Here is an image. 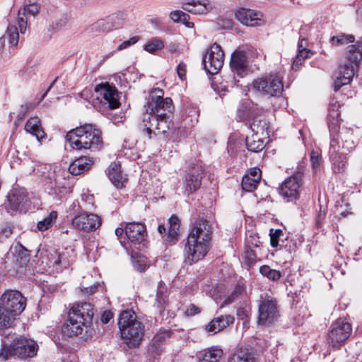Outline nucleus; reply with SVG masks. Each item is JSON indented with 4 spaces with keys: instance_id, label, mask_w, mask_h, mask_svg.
I'll return each mask as SVG.
<instances>
[{
    "instance_id": "obj_1",
    "label": "nucleus",
    "mask_w": 362,
    "mask_h": 362,
    "mask_svg": "<svg viewBox=\"0 0 362 362\" xmlns=\"http://www.w3.org/2000/svg\"><path fill=\"white\" fill-rule=\"evenodd\" d=\"M211 229L208 221L198 220L189 234L185 245V262L192 264L204 257L209 250Z\"/></svg>"
},
{
    "instance_id": "obj_2",
    "label": "nucleus",
    "mask_w": 362,
    "mask_h": 362,
    "mask_svg": "<svg viewBox=\"0 0 362 362\" xmlns=\"http://www.w3.org/2000/svg\"><path fill=\"white\" fill-rule=\"evenodd\" d=\"M66 139L72 148L98 150L103 144L101 132L91 124L81 125L68 132Z\"/></svg>"
},
{
    "instance_id": "obj_3",
    "label": "nucleus",
    "mask_w": 362,
    "mask_h": 362,
    "mask_svg": "<svg viewBox=\"0 0 362 362\" xmlns=\"http://www.w3.org/2000/svg\"><path fill=\"white\" fill-rule=\"evenodd\" d=\"M93 314V305L89 303L74 305L69 311L68 320L64 326V332L70 337L86 333L92 324Z\"/></svg>"
},
{
    "instance_id": "obj_4",
    "label": "nucleus",
    "mask_w": 362,
    "mask_h": 362,
    "mask_svg": "<svg viewBox=\"0 0 362 362\" xmlns=\"http://www.w3.org/2000/svg\"><path fill=\"white\" fill-rule=\"evenodd\" d=\"M118 326L122 339L128 347L136 348L139 346L144 335L145 326L137 320L132 310H125L120 313Z\"/></svg>"
},
{
    "instance_id": "obj_5",
    "label": "nucleus",
    "mask_w": 362,
    "mask_h": 362,
    "mask_svg": "<svg viewBox=\"0 0 362 362\" xmlns=\"http://www.w3.org/2000/svg\"><path fill=\"white\" fill-rule=\"evenodd\" d=\"M26 305L25 298L18 291H6L0 298V330L9 328Z\"/></svg>"
},
{
    "instance_id": "obj_6",
    "label": "nucleus",
    "mask_w": 362,
    "mask_h": 362,
    "mask_svg": "<svg viewBox=\"0 0 362 362\" xmlns=\"http://www.w3.org/2000/svg\"><path fill=\"white\" fill-rule=\"evenodd\" d=\"M345 57L349 64L345 63L340 66L338 76L334 83V91L339 90L343 86L351 82L362 59V40H358L354 45L348 46Z\"/></svg>"
},
{
    "instance_id": "obj_7",
    "label": "nucleus",
    "mask_w": 362,
    "mask_h": 362,
    "mask_svg": "<svg viewBox=\"0 0 362 362\" xmlns=\"http://www.w3.org/2000/svg\"><path fill=\"white\" fill-rule=\"evenodd\" d=\"M38 350L37 343L25 337H20L8 344L5 340L1 341L0 359L6 361L16 356L21 359L32 358L36 356Z\"/></svg>"
},
{
    "instance_id": "obj_8",
    "label": "nucleus",
    "mask_w": 362,
    "mask_h": 362,
    "mask_svg": "<svg viewBox=\"0 0 362 362\" xmlns=\"http://www.w3.org/2000/svg\"><path fill=\"white\" fill-rule=\"evenodd\" d=\"M143 124L145 130L151 138V134L155 135H163L169 139L175 141L177 136L175 135L176 131H180V128L173 129V122L171 119V115L161 117L151 116V114L143 115Z\"/></svg>"
},
{
    "instance_id": "obj_9",
    "label": "nucleus",
    "mask_w": 362,
    "mask_h": 362,
    "mask_svg": "<svg viewBox=\"0 0 362 362\" xmlns=\"http://www.w3.org/2000/svg\"><path fill=\"white\" fill-rule=\"evenodd\" d=\"M163 90L160 88L153 89L148 95L144 114H151V116L161 117L172 115L174 107L170 98H163Z\"/></svg>"
},
{
    "instance_id": "obj_10",
    "label": "nucleus",
    "mask_w": 362,
    "mask_h": 362,
    "mask_svg": "<svg viewBox=\"0 0 362 362\" xmlns=\"http://www.w3.org/2000/svg\"><path fill=\"white\" fill-rule=\"evenodd\" d=\"M281 79L279 74H270L255 79L252 83V87L264 95L277 96L283 91L284 86Z\"/></svg>"
},
{
    "instance_id": "obj_11",
    "label": "nucleus",
    "mask_w": 362,
    "mask_h": 362,
    "mask_svg": "<svg viewBox=\"0 0 362 362\" xmlns=\"http://www.w3.org/2000/svg\"><path fill=\"white\" fill-rule=\"evenodd\" d=\"M258 324L269 325L276 321L279 316V309L275 298L261 296L258 305Z\"/></svg>"
},
{
    "instance_id": "obj_12",
    "label": "nucleus",
    "mask_w": 362,
    "mask_h": 362,
    "mask_svg": "<svg viewBox=\"0 0 362 362\" xmlns=\"http://www.w3.org/2000/svg\"><path fill=\"white\" fill-rule=\"evenodd\" d=\"M351 325L344 320L339 319L333 322L327 334V341L334 348H339L350 337Z\"/></svg>"
},
{
    "instance_id": "obj_13",
    "label": "nucleus",
    "mask_w": 362,
    "mask_h": 362,
    "mask_svg": "<svg viewBox=\"0 0 362 362\" xmlns=\"http://www.w3.org/2000/svg\"><path fill=\"white\" fill-rule=\"evenodd\" d=\"M223 61V51L219 45L214 43L204 55L202 64L207 73L215 74L222 68Z\"/></svg>"
},
{
    "instance_id": "obj_14",
    "label": "nucleus",
    "mask_w": 362,
    "mask_h": 362,
    "mask_svg": "<svg viewBox=\"0 0 362 362\" xmlns=\"http://www.w3.org/2000/svg\"><path fill=\"white\" fill-rule=\"evenodd\" d=\"M303 173H294L279 187V194L286 199V202L296 201L299 197L300 188L302 185Z\"/></svg>"
},
{
    "instance_id": "obj_15",
    "label": "nucleus",
    "mask_w": 362,
    "mask_h": 362,
    "mask_svg": "<svg viewBox=\"0 0 362 362\" xmlns=\"http://www.w3.org/2000/svg\"><path fill=\"white\" fill-rule=\"evenodd\" d=\"M72 225L85 232L94 231L100 226L101 218L97 214L83 212L75 216Z\"/></svg>"
},
{
    "instance_id": "obj_16",
    "label": "nucleus",
    "mask_w": 362,
    "mask_h": 362,
    "mask_svg": "<svg viewBox=\"0 0 362 362\" xmlns=\"http://www.w3.org/2000/svg\"><path fill=\"white\" fill-rule=\"evenodd\" d=\"M203 174L204 170L200 165L194 166L188 171L183 181L185 194L188 196L200 187Z\"/></svg>"
},
{
    "instance_id": "obj_17",
    "label": "nucleus",
    "mask_w": 362,
    "mask_h": 362,
    "mask_svg": "<svg viewBox=\"0 0 362 362\" xmlns=\"http://www.w3.org/2000/svg\"><path fill=\"white\" fill-rule=\"evenodd\" d=\"M125 234L129 241L134 244L142 245L146 246V226L140 223H129L127 224L124 228Z\"/></svg>"
},
{
    "instance_id": "obj_18",
    "label": "nucleus",
    "mask_w": 362,
    "mask_h": 362,
    "mask_svg": "<svg viewBox=\"0 0 362 362\" xmlns=\"http://www.w3.org/2000/svg\"><path fill=\"white\" fill-rule=\"evenodd\" d=\"M230 66L232 71L240 77L246 76L248 71V62L245 52L235 51L231 55Z\"/></svg>"
},
{
    "instance_id": "obj_19",
    "label": "nucleus",
    "mask_w": 362,
    "mask_h": 362,
    "mask_svg": "<svg viewBox=\"0 0 362 362\" xmlns=\"http://www.w3.org/2000/svg\"><path fill=\"white\" fill-rule=\"evenodd\" d=\"M66 174L65 170L62 169L49 171L47 176L44 180L46 188L57 192V189L66 187L67 184Z\"/></svg>"
},
{
    "instance_id": "obj_20",
    "label": "nucleus",
    "mask_w": 362,
    "mask_h": 362,
    "mask_svg": "<svg viewBox=\"0 0 362 362\" xmlns=\"http://www.w3.org/2000/svg\"><path fill=\"white\" fill-rule=\"evenodd\" d=\"M236 18L247 26L259 25L262 14L252 9L241 8L235 12Z\"/></svg>"
},
{
    "instance_id": "obj_21",
    "label": "nucleus",
    "mask_w": 362,
    "mask_h": 362,
    "mask_svg": "<svg viewBox=\"0 0 362 362\" xmlns=\"http://www.w3.org/2000/svg\"><path fill=\"white\" fill-rule=\"evenodd\" d=\"M96 90L100 92V95L108 103L111 109H115L119 107L118 91L115 86H110L108 83L100 84L96 87Z\"/></svg>"
},
{
    "instance_id": "obj_22",
    "label": "nucleus",
    "mask_w": 362,
    "mask_h": 362,
    "mask_svg": "<svg viewBox=\"0 0 362 362\" xmlns=\"http://www.w3.org/2000/svg\"><path fill=\"white\" fill-rule=\"evenodd\" d=\"M209 0H189L183 3L182 8L194 14H205L212 9Z\"/></svg>"
},
{
    "instance_id": "obj_23",
    "label": "nucleus",
    "mask_w": 362,
    "mask_h": 362,
    "mask_svg": "<svg viewBox=\"0 0 362 362\" xmlns=\"http://www.w3.org/2000/svg\"><path fill=\"white\" fill-rule=\"evenodd\" d=\"M261 180V170L258 168H251L242 179L241 186L244 191L253 192Z\"/></svg>"
},
{
    "instance_id": "obj_24",
    "label": "nucleus",
    "mask_w": 362,
    "mask_h": 362,
    "mask_svg": "<svg viewBox=\"0 0 362 362\" xmlns=\"http://www.w3.org/2000/svg\"><path fill=\"white\" fill-rule=\"evenodd\" d=\"M107 173L110 180L115 187L117 188L124 187V184L127 181V178L123 175L121 171V167L119 162L112 163L107 168Z\"/></svg>"
},
{
    "instance_id": "obj_25",
    "label": "nucleus",
    "mask_w": 362,
    "mask_h": 362,
    "mask_svg": "<svg viewBox=\"0 0 362 362\" xmlns=\"http://www.w3.org/2000/svg\"><path fill=\"white\" fill-rule=\"evenodd\" d=\"M234 317L230 315H221L213 319L206 326V330L212 334H216L233 324Z\"/></svg>"
},
{
    "instance_id": "obj_26",
    "label": "nucleus",
    "mask_w": 362,
    "mask_h": 362,
    "mask_svg": "<svg viewBox=\"0 0 362 362\" xmlns=\"http://www.w3.org/2000/svg\"><path fill=\"white\" fill-rule=\"evenodd\" d=\"M94 161L92 158L87 156L80 157L74 160L69 167V171L72 175H79L88 170Z\"/></svg>"
},
{
    "instance_id": "obj_27",
    "label": "nucleus",
    "mask_w": 362,
    "mask_h": 362,
    "mask_svg": "<svg viewBox=\"0 0 362 362\" xmlns=\"http://www.w3.org/2000/svg\"><path fill=\"white\" fill-rule=\"evenodd\" d=\"M168 303V288L165 284L160 281L158 284L156 302L154 306L158 309V312L161 313L166 308Z\"/></svg>"
},
{
    "instance_id": "obj_28",
    "label": "nucleus",
    "mask_w": 362,
    "mask_h": 362,
    "mask_svg": "<svg viewBox=\"0 0 362 362\" xmlns=\"http://www.w3.org/2000/svg\"><path fill=\"white\" fill-rule=\"evenodd\" d=\"M169 337L168 332L157 333L151 339L148 351L151 354L159 355L163 350L165 341Z\"/></svg>"
},
{
    "instance_id": "obj_29",
    "label": "nucleus",
    "mask_w": 362,
    "mask_h": 362,
    "mask_svg": "<svg viewBox=\"0 0 362 362\" xmlns=\"http://www.w3.org/2000/svg\"><path fill=\"white\" fill-rule=\"evenodd\" d=\"M335 139H332L331 141V149H333L332 152V169L335 173H340L344 172L346 167V158L344 156L339 154L336 152L334 147Z\"/></svg>"
},
{
    "instance_id": "obj_30",
    "label": "nucleus",
    "mask_w": 362,
    "mask_h": 362,
    "mask_svg": "<svg viewBox=\"0 0 362 362\" xmlns=\"http://www.w3.org/2000/svg\"><path fill=\"white\" fill-rule=\"evenodd\" d=\"M25 130L35 136L39 141L45 138V134L41 127L40 121L37 117H31L27 121Z\"/></svg>"
},
{
    "instance_id": "obj_31",
    "label": "nucleus",
    "mask_w": 362,
    "mask_h": 362,
    "mask_svg": "<svg viewBox=\"0 0 362 362\" xmlns=\"http://www.w3.org/2000/svg\"><path fill=\"white\" fill-rule=\"evenodd\" d=\"M251 132L261 136H269V123L264 118L255 117L250 124Z\"/></svg>"
},
{
    "instance_id": "obj_32",
    "label": "nucleus",
    "mask_w": 362,
    "mask_h": 362,
    "mask_svg": "<svg viewBox=\"0 0 362 362\" xmlns=\"http://www.w3.org/2000/svg\"><path fill=\"white\" fill-rule=\"evenodd\" d=\"M264 138L265 136H261L255 134H252L251 136H247L245 142L247 150L255 153L261 151L265 146Z\"/></svg>"
},
{
    "instance_id": "obj_33",
    "label": "nucleus",
    "mask_w": 362,
    "mask_h": 362,
    "mask_svg": "<svg viewBox=\"0 0 362 362\" xmlns=\"http://www.w3.org/2000/svg\"><path fill=\"white\" fill-rule=\"evenodd\" d=\"M9 204H25L29 202L28 193L24 188H14L8 196Z\"/></svg>"
},
{
    "instance_id": "obj_34",
    "label": "nucleus",
    "mask_w": 362,
    "mask_h": 362,
    "mask_svg": "<svg viewBox=\"0 0 362 362\" xmlns=\"http://www.w3.org/2000/svg\"><path fill=\"white\" fill-rule=\"evenodd\" d=\"M228 362H257V361L249 349H240L228 358Z\"/></svg>"
},
{
    "instance_id": "obj_35",
    "label": "nucleus",
    "mask_w": 362,
    "mask_h": 362,
    "mask_svg": "<svg viewBox=\"0 0 362 362\" xmlns=\"http://www.w3.org/2000/svg\"><path fill=\"white\" fill-rule=\"evenodd\" d=\"M12 252L14 254L16 262L20 267L25 266L30 260L29 251L21 244L15 246Z\"/></svg>"
},
{
    "instance_id": "obj_36",
    "label": "nucleus",
    "mask_w": 362,
    "mask_h": 362,
    "mask_svg": "<svg viewBox=\"0 0 362 362\" xmlns=\"http://www.w3.org/2000/svg\"><path fill=\"white\" fill-rule=\"evenodd\" d=\"M168 223L169 228L167 240L170 243H175L179 233L180 221L176 216L172 215L168 219Z\"/></svg>"
},
{
    "instance_id": "obj_37",
    "label": "nucleus",
    "mask_w": 362,
    "mask_h": 362,
    "mask_svg": "<svg viewBox=\"0 0 362 362\" xmlns=\"http://www.w3.org/2000/svg\"><path fill=\"white\" fill-rule=\"evenodd\" d=\"M164 48V42L158 37L149 40L144 45V49L151 54L160 51Z\"/></svg>"
},
{
    "instance_id": "obj_38",
    "label": "nucleus",
    "mask_w": 362,
    "mask_h": 362,
    "mask_svg": "<svg viewBox=\"0 0 362 362\" xmlns=\"http://www.w3.org/2000/svg\"><path fill=\"white\" fill-rule=\"evenodd\" d=\"M245 288L243 284L238 283L235 286L234 290L232 293L226 297L223 305L221 308H223L224 305H228L233 302H234L236 299L239 298L245 292Z\"/></svg>"
},
{
    "instance_id": "obj_39",
    "label": "nucleus",
    "mask_w": 362,
    "mask_h": 362,
    "mask_svg": "<svg viewBox=\"0 0 362 362\" xmlns=\"http://www.w3.org/2000/svg\"><path fill=\"white\" fill-rule=\"evenodd\" d=\"M57 218V212L55 211H52L47 216L44 218L42 221H38L37 224V228L40 231H44L47 230L56 221Z\"/></svg>"
},
{
    "instance_id": "obj_40",
    "label": "nucleus",
    "mask_w": 362,
    "mask_h": 362,
    "mask_svg": "<svg viewBox=\"0 0 362 362\" xmlns=\"http://www.w3.org/2000/svg\"><path fill=\"white\" fill-rule=\"evenodd\" d=\"M40 6L34 0H25L23 8H20L22 10L23 16H26L27 13L32 16H35L39 13Z\"/></svg>"
},
{
    "instance_id": "obj_41",
    "label": "nucleus",
    "mask_w": 362,
    "mask_h": 362,
    "mask_svg": "<svg viewBox=\"0 0 362 362\" xmlns=\"http://www.w3.org/2000/svg\"><path fill=\"white\" fill-rule=\"evenodd\" d=\"M313 54V52L310 49H300V51H298V53L292 64V69L295 71L298 70L303 61L307 58H309Z\"/></svg>"
},
{
    "instance_id": "obj_42",
    "label": "nucleus",
    "mask_w": 362,
    "mask_h": 362,
    "mask_svg": "<svg viewBox=\"0 0 362 362\" xmlns=\"http://www.w3.org/2000/svg\"><path fill=\"white\" fill-rule=\"evenodd\" d=\"M355 37L353 35L339 34L336 36H333L330 39L332 45L339 46L346 45L350 42H354Z\"/></svg>"
},
{
    "instance_id": "obj_43",
    "label": "nucleus",
    "mask_w": 362,
    "mask_h": 362,
    "mask_svg": "<svg viewBox=\"0 0 362 362\" xmlns=\"http://www.w3.org/2000/svg\"><path fill=\"white\" fill-rule=\"evenodd\" d=\"M259 272L262 276L274 281L279 280L281 276V273L279 271L273 269L268 265L260 267Z\"/></svg>"
},
{
    "instance_id": "obj_44",
    "label": "nucleus",
    "mask_w": 362,
    "mask_h": 362,
    "mask_svg": "<svg viewBox=\"0 0 362 362\" xmlns=\"http://www.w3.org/2000/svg\"><path fill=\"white\" fill-rule=\"evenodd\" d=\"M340 112H330L328 111L327 120L329 131L332 132H337L339 129L340 123Z\"/></svg>"
},
{
    "instance_id": "obj_45",
    "label": "nucleus",
    "mask_w": 362,
    "mask_h": 362,
    "mask_svg": "<svg viewBox=\"0 0 362 362\" xmlns=\"http://www.w3.org/2000/svg\"><path fill=\"white\" fill-rule=\"evenodd\" d=\"M222 356L221 349H214L204 354L199 362H218Z\"/></svg>"
},
{
    "instance_id": "obj_46",
    "label": "nucleus",
    "mask_w": 362,
    "mask_h": 362,
    "mask_svg": "<svg viewBox=\"0 0 362 362\" xmlns=\"http://www.w3.org/2000/svg\"><path fill=\"white\" fill-rule=\"evenodd\" d=\"M5 35L6 37H8V42L11 46L15 47L18 45L19 34L16 25H8Z\"/></svg>"
},
{
    "instance_id": "obj_47",
    "label": "nucleus",
    "mask_w": 362,
    "mask_h": 362,
    "mask_svg": "<svg viewBox=\"0 0 362 362\" xmlns=\"http://www.w3.org/2000/svg\"><path fill=\"white\" fill-rule=\"evenodd\" d=\"M283 235V231L281 229L272 228L269 231L270 244L272 247H276L279 245V238Z\"/></svg>"
},
{
    "instance_id": "obj_48",
    "label": "nucleus",
    "mask_w": 362,
    "mask_h": 362,
    "mask_svg": "<svg viewBox=\"0 0 362 362\" xmlns=\"http://www.w3.org/2000/svg\"><path fill=\"white\" fill-rule=\"evenodd\" d=\"M27 205H6V209L8 213L11 215H16L18 214H25L28 209Z\"/></svg>"
},
{
    "instance_id": "obj_49",
    "label": "nucleus",
    "mask_w": 362,
    "mask_h": 362,
    "mask_svg": "<svg viewBox=\"0 0 362 362\" xmlns=\"http://www.w3.org/2000/svg\"><path fill=\"white\" fill-rule=\"evenodd\" d=\"M17 21L21 33H25L27 28V18L23 15L22 10L18 11Z\"/></svg>"
},
{
    "instance_id": "obj_50",
    "label": "nucleus",
    "mask_w": 362,
    "mask_h": 362,
    "mask_svg": "<svg viewBox=\"0 0 362 362\" xmlns=\"http://www.w3.org/2000/svg\"><path fill=\"white\" fill-rule=\"evenodd\" d=\"M310 161L312 163L313 168L316 171L320 164V157L317 152L313 151L310 153Z\"/></svg>"
},
{
    "instance_id": "obj_51",
    "label": "nucleus",
    "mask_w": 362,
    "mask_h": 362,
    "mask_svg": "<svg viewBox=\"0 0 362 362\" xmlns=\"http://www.w3.org/2000/svg\"><path fill=\"white\" fill-rule=\"evenodd\" d=\"M139 40V37H132L127 40L124 41L117 47V50H122L129 47L131 45H134Z\"/></svg>"
},
{
    "instance_id": "obj_52",
    "label": "nucleus",
    "mask_w": 362,
    "mask_h": 362,
    "mask_svg": "<svg viewBox=\"0 0 362 362\" xmlns=\"http://www.w3.org/2000/svg\"><path fill=\"white\" fill-rule=\"evenodd\" d=\"M133 266H134V268L139 272H144L146 269V267L145 261L143 259L134 260Z\"/></svg>"
},
{
    "instance_id": "obj_53",
    "label": "nucleus",
    "mask_w": 362,
    "mask_h": 362,
    "mask_svg": "<svg viewBox=\"0 0 362 362\" xmlns=\"http://www.w3.org/2000/svg\"><path fill=\"white\" fill-rule=\"evenodd\" d=\"M177 73L179 78L183 80L186 74V64L184 62H180L177 66Z\"/></svg>"
},
{
    "instance_id": "obj_54",
    "label": "nucleus",
    "mask_w": 362,
    "mask_h": 362,
    "mask_svg": "<svg viewBox=\"0 0 362 362\" xmlns=\"http://www.w3.org/2000/svg\"><path fill=\"white\" fill-rule=\"evenodd\" d=\"M183 11H174L170 13V18L174 22H180Z\"/></svg>"
},
{
    "instance_id": "obj_55",
    "label": "nucleus",
    "mask_w": 362,
    "mask_h": 362,
    "mask_svg": "<svg viewBox=\"0 0 362 362\" xmlns=\"http://www.w3.org/2000/svg\"><path fill=\"white\" fill-rule=\"evenodd\" d=\"M200 313V309L196 305L191 304L185 310V314L187 315H194Z\"/></svg>"
},
{
    "instance_id": "obj_56",
    "label": "nucleus",
    "mask_w": 362,
    "mask_h": 362,
    "mask_svg": "<svg viewBox=\"0 0 362 362\" xmlns=\"http://www.w3.org/2000/svg\"><path fill=\"white\" fill-rule=\"evenodd\" d=\"M54 264L56 266L66 267V262L65 260L64 254H59L57 259L54 260Z\"/></svg>"
},
{
    "instance_id": "obj_57",
    "label": "nucleus",
    "mask_w": 362,
    "mask_h": 362,
    "mask_svg": "<svg viewBox=\"0 0 362 362\" xmlns=\"http://www.w3.org/2000/svg\"><path fill=\"white\" fill-rule=\"evenodd\" d=\"M12 233V230L10 227H4L0 230V239L7 238Z\"/></svg>"
},
{
    "instance_id": "obj_58",
    "label": "nucleus",
    "mask_w": 362,
    "mask_h": 362,
    "mask_svg": "<svg viewBox=\"0 0 362 362\" xmlns=\"http://www.w3.org/2000/svg\"><path fill=\"white\" fill-rule=\"evenodd\" d=\"M124 15L123 13H115L110 16V20L115 24L119 25L120 21H122L124 18Z\"/></svg>"
},
{
    "instance_id": "obj_59",
    "label": "nucleus",
    "mask_w": 362,
    "mask_h": 362,
    "mask_svg": "<svg viewBox=\"0 0 362 362\" xmlns=\"http://www.w3.org/2000/svg\"><path fill=\"white\" fill-rule=\"evenodd\" d=\"M189 16L183 12V14L182 16L180 22L185 24L188 28H192L194 26V23L189 21Z\"/></svg>"
},
{
    "instance_id": "obj_60",
    "label": "nucleus",
    "mask_w": 362,
    "mask_h": 362,
    "mask_svg": "<svg viewBox=\"0 0 362 362\" xmlns=\"http://www.w3.org/2000/svg\"><path fill=\"white\" fill-rule=\"evenodd\" d=\"M112 313L110 311H105L101 316V321L103 324H107L112 317Z\"/></svg>"
},
{
    "instance_id": "obj_61",
    "label": "nucleus",
    "mask_w": 362,
    "mask_h": 362,
    "mask_svg": "<svg viewBox=\"0 0 362 362\" xmlns=\"http://www.w3.org/2000/svg\"><path fill=\"white\" fill-rule=\"evenodd\" d=\"M339 107H340V104L339 103V102L335 100H332L331 101V103H329L328 111H330V112H334V111L339 112Z\"/></svg>"
},
{
    "instance_id": "obj_62",
    "label": "nucleus",
    "mask_w": 362,
    "mask_h": 362,
    "mask_svg": "<svg viewBox=\"0 0 362 362\" xmlns=\"http://www.w3.org/2000/svg\"><path fill=\"white\" fill-rule=\"evenodd\" d=\"M82 201L84 202H88L93 204L94 202V197L93 194H89L88 193H83L81 195Z\"/></svg>"
},
{
    "instance_id": "obj_63",
    "label": "nucleus",
    "mask_w": 362,
    "mask_h": 362,
    "mask_svg": "<svg viewBox=\"0 0 362 362\" xmlns=\"http://www.w3.org/2000/svg\"><path fill=\"white\" fill-rule=\"evenodd\" d=\"M327 206V205H320L319 213L317 215V221L318 222L325 215Z\"/></svg>"
},
{
    "instance_id": "obj_64",
    "label": "nucleus",
    "mask_w": 362,
    "mask_h": 362,
    "mask_svg": "<svg viewBox=\"0 0 362 362\" xmlns=\"http://www.w3.org/2000/svg\"><path fill=\"white\" fill-rule=\"evenodd\" d=\"M307 46V40L305 38H302L299 40L298 44V51H300V49H308L306 48Z\"/></svg>"
}]
</instances>
